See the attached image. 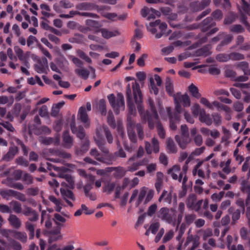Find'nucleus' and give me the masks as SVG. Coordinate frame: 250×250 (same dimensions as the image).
Segmentation results:
<instances>
[{
	"label": "nucleus",
	"mask_w": 250,
	"mask_h": 250,
	"mask_svg": "<svg viewBox=\"0 0 250 250\" xmlns=\"http://www.w3.org/2000/svg\"><path fill=\"white\" fill-rule=\"evenodd\" d=\"M10 224L13 227L18 229L21 227V223L19 218L15 215L10 214L8 219Z\"/></svg>",
	"instance_id": "25"
},
{
	"label": "nucleus",
	"mask_w": 250,
	"mask_h": 250,
	"mask_svg": "<svg viewBox=\"0 0 250 250\" xmlns=\"http://www.w3.org/2000/svg\"><path fill=\"white\" fill-rule=\"evenodd\" d=\"M203 108H201L200 105L198 104H194L191 107V110L193 115L195 117H197L200 115V111Z\"/></svg>",
	"instance_id": "46"
},
{
	"label": "nucleus",
	"mask_w": 250,
	"mask_h": 250,
	"mask_svg": "<svg viewBox=\"0 0 250 250\" xmlns=\"http://www.w3.org/2000/svg\"><path fill=\"white\" fill-rule=\"evenodd\" d=\"M134 97L136 103L139 104L142 102V95L140 89L139 84L135 82L132 85Z\"/></svg>",
	"instance_id": "17"
},
{
	"label": "nucleus",
	"mask_w": 250,
	"mask_h": 250,
	"mask_svg": "<svg viewBox=\"0 0 250 250\" xmlns=\"http://www.w3.org/2000/svg\"><path fill=\"white\" fill-rule=\"evenodd\" d=\"M0 125H2L5 129L7 130L14 132L15 130V128L10 123L7 122H2L0 123Z\"/></svg>",
	"instance_id": "54"
},
{
	"label": "nucleus",
	"mask_w": 250,
	"mask_h": 250,
	"mask_svg": "<svg viewBox=\"0 0 250 250\" xmlns=\"http://www.w3.org/2000/svg\"><path fill=\"white\" fill-rule=\"evenodd\" d=\"M147 172L150 174L153 173L156 171L157 168V165L155 163H150L146 166Z\"/></svg>",
	"instance_id": "53"
},
{
	"label": "nucleus",
	"mask_w": 250,
	"mask_h": 250,
	"mask_svg": "<svg viewBox=\"0 0 250 250\" xmlns=\"http://www.w3.org/2000/svg\"><path fill=\"white\" fill-rule=\"evenodd\" d=\"M109 103L114 109L116 114L125 109L124 96L121 93H118L116 97L114 94H110L107 97Z\"/></svg>",
	"instance_id": "5"
},
{
	"label": "nucleus",
	"mask_w": 250,
	"mask_h": 250,
	"mask_svg": "<svg viewBox=\"0 0 250 250\" xmlns=\"http://www.w3.org/2000/svg\"><path fill=\"white\" fill-rule=\"evenodd\" d=\"M148 102L151 109V114H147L146 116L145 115H143L142 112L143 107L140 104L138 105V110L141 116L143 117L144 119H147L148 126L149 128H152L154 127V125H156L158 134L161 138H163L165 137V133L163 127L159 122L158 116L157 114L156 111L154 108L153 102L152 100L150 99L148 100Z\"/></svg>",
	"instance_id": "2"
},
{
	"label": "nucleus",
	"mask_w": 250,
	"mask_h": 250,
	"mask_svg": "<svg viewBox=\"0 0 250 250\" xmlns=\"http://www.w3.org/2000/svg\"><path fill=\"white\" fill-rule=\"evenodd\" d=\"M39 114L42 117H46L48 115L47 107L46 105H43L39 110Z\"/></svg>",
	"instance_id": "60"
},
{
	"label": "nucleus",
	"mask_w": 250,
	"mask_h": 250,
	"mask_svg": "<svg viewBox=\"0 0 250 250\" xmlns=\"http://www.w3.org/2000/svg\"><path fill=\"white\" fill-rule=\"evenodd\" d=\"M44 220H45V227L47 228H50L52 225V223L51 220L49 219L48 214L45 210L42 211L41 222L42 223Z\"/></svg>",
	"instance_id": "37"
},
{
	"label": "nucleus",
	"mask_w": 250,
	"mask_h": 250,
	"mask_svg": "<svg viewBox=\"0 0 250 250\" xmlns=\"http://www.w3.org/2000/svg\"><path fill=\"white\" fill-rule=\"evenodd\" d=\"M150 13H152V16H148L147 17V19L148 20L151 19H154L156 17V16L158 15V12L156 10H154L152 8H148L147 7H144L143 8L141 11V15L143 17H146L148 15H149Z\"/></svg>",
	"instance_id": "22"
},
{
	"label": "nucleus",
	"mask_w": 250,
	"mask_h": 250,
	"mask_svg": "<svg viewBox=\"0 0 250 250\" xmlns=\"http://www.w3.org/2000/svg\"><path fill=\"white\" fill-rule=\"evenodd\" d=\"M147 57V55L146 54H143L141 57H140L137 60V64L140 66H145V60Z\"/></svg>",
	"instance_id": "61"
},
{
	"label": "nucleus",
	"mask_w": 250,
	"mask_h": 250,
	"mask_svg": "<svg viewBox=\"0 0 250 250\" xmlns=\"http://www.w3.org/2000/svg\"><path fill=\"white\" fill-rule=\"evenodd\" d=\"M146 193V189L145 188H142L139 193L137 204H139L144 199Z\"/></svg>",
	"instance_id": "56"
},
{
	"label": "nucleus",
	"mask_w": 250,
	"mask_h": 250,
	"mask_svg": "<svg viewBox=\"0 0 250 250\" xmlns=\"http://www.w3.org/2000/svg\"><path fill=\"white\" fill-rule=\"evenodd\" d=\"M70 218V215L68 212L57 213L54 215V221L55 224L59 226H61L62 224L65 223Z\"/></svg>",
	"instance_id": "11"
},
{
	"label": "nucleus",
	"mask_w": 250,
	"mask_h": 250,
	"mask_svg": "<svg viewBox=\"0 0 250 250\" xmlns=\"http://www.w3.org/2000/svg\"><path fill=\"white\" fill-rule=\"evenodd\" d=\"M13 236L22 242H25L27 240V235L25 232L14 231L13 232Z\"/></svg>",
	"instance_id": "35"
},
{
	"label": "nucleus",
	"mask_w": 250,
	"mask_h": 250,
	"mask_svg": "<svg viewBox=\"0 0 250 250\" xmlns=\"http://www.w3.org/2000/svg\"><path fill=\"white\" fill-rule=\"evenodd\" d=\"M157 217L167 223L177 224L175 210L173 208L169 209L166 207L162 208L157 212Z\"/></svg>",
	"instance_id": "4"
},
{
	"label": "nucleus",
	"mask_w": 250,
	"mask_h": 250,
	"mask_svg": "<svg viewBox=\"0 0 250 250\" xmlns=\"http://www.w3.org/2000/svg\"><path fill=\"white\" fill-rule=\"evenodd\" d=\"M237 66L243 70L245 74L250 75V69L249 68L248 62H240L237 64Z\"/></svg>",
	"instance_id": "43"
},
{
	"label": "nucleus",
	"mask_w": 250,
	"mask_h": 250,
	"mask_svg": "<svg viewBox=\"0 0 250 250\" xmlns=\"http://www.w3.org/2000/svg\"><path fill=\"white\" fill-rule=\"evenodd\" d=\"M23 214L27 216L33 215V218H32L31 217H28L29 220L31 221H35L38 218V215L36 213V212L34 210H32V209L29 208H25L23 210Z\"/></svg>",
	"instance_id": "27"
},
{
	"label": "nucleus",
	"mask_w": 250,
	"mask_h": 250,
	"mask_svg": "<svg viewBox=\"0 0 250 250\" xmlns=\"http://www.w3.org/2000/svg\"><path fill=\"white\" fill-rule=\"evenodd\" d=\"M64 104V102H61L58 104H53L51 110V115L53 116H56L58 114L60 108L62 107Z\"/></svg>",
	"instance_id": "34"
},
{
	"label": "nucleus",
	"mask_w": 250,
	"mask_h": 250,
	"mask_svg": "<svg viewBox=\"0 0 250 250\" xmlns=\"http://www.w3.org/2000/svg\"><path fill=\"white\" fill-rule=\"evenodd\" d=\"M74 241H71L62 248H58L56 244H54L51 246L47 250H73L74 249Z\"/></svg>",
	"instance_id": "24"
},
{
	"label": "nucleus",
	"mask_w": 250,
	"mask_h": 250,
	"mask_svg": "<svg viewBox=\"0 0 250 250\" xmlns=\"http://www.w3.org/2000/svg\"><path fill=\"white\" fill-rule=\"evenodd\" d=\"M199 244V237L198 236L189 235L188 237L184 244L185 247H188V250H194Z\"/></svg>",
	"instance_id": "10"
},
{
	"label": "nucleus",
	"mask_w": 250,
	"mask_h": 250,
	"mask_svg": "<svg viewBox=\"0 0 250 250\" xmlns=\"http://www.w3.org/2000/svg\"><path fill=\"white\" fill-rule=\"evenodd\" d=\"M88 180L90 182V184H87L84 187L85 194H87V193H89V191L91 189L92 185L94 181V177L93 176H92V175H89L88 176Z\"/></svg>",
	"instance_id": "49"
},
{
	"label": "nucleus",
	"mask_w": 250,
	"mask_h": 250,
	"mask_svg": "<svg viewBox=\"0 0 250 250\" xmlns=\"http://www.w3.org/2000/svg\"><path fill=\"white\" fill-rule=\"evenodd\" d=\"M35 71L38 73H46L48 70V61L46 58H42L34 65Z\"/></svg>",
	"instance_id": "9"
},
{
	"label": "nucleus",
	"mask_w": 250,
	"mask_h": 250,
	"mask_svg": "<svg viewBox=\"0 0 250 250\" xmlns=\"http://www.w3.org/2000/svg\"><path fill=\"white\" fill-rule=\"evenodd\" d=\"M0 194L4 199L9 200L11 197L16 195V192L11 189L1 190L0 191Z\"/></svg>",
	"instance_id": "31"
},
{
	"label": "nucleus",
	"mask_w": 250,
	"mask_h": 250,
	"mask_svg": "<svg viewBox=\"0 0 250 250\" xmlns=\"http://www.w3.org/2000/svg\"><path fill=\"white\" fill-rule=\"evenodd\" d=\"M103 16L109 20L112 21H116L117 20H124L127 17L126 14H123L121 15L118 16L114 13H102Z\"/></svg>",
	"instance_id": "16"
},
{
	"label": "nucleus",
	"mask_w": 250,
	"mask_h": 250,
	"mask_svg": "<svg viewBox=\"0 0 250 250\" xmlns=\"http://www.w3.org/2000/svg\"><path fill=\"white\" fill-rule=\"evenodd\" d=\"M0 212L3 213H9L11 212V209L7 205L0 204Z\"/></svg>",
	"instance_id": "58"
},
{
	"label": "nucleus",
	"mask_w": 250,
	"mask_h": 250,
	"mask_svg": "<svg viewBox=\"0 0 250 250\" xmlns=\"http://www.w3.org/2000/svg\"><path fill=\"white\" fill-rule=\"evenodd\" d=\"M224 195V192L221 191L219 193H214L212 195L211 199L214 202L220 201Z\"/></svg>",
	"instance_id": "50"
},
{
	"label": "nucleus",
	"mask_w": 250,
	"mask_h": 250,
	"mask_svg": "<svg viewBox=\"0 0 250 250\" xmlns=\"http://www.w3.org/2000/svg\"><path fill=\"white\" fill-rule=\"evenodd\" d=\"M116 186V184L114 183H108L105 185L104 191L110 193L113 191Z\"/></svg>",
	"instance_id": "47"
},
{
	"label": "nucleus",
	"mask_w": 250,
	"mask_h": 250,
	"mask_svg": "<svg viewBox=\"0 0 250 250\" xmlns=\"http://www.w3.org/2000/svg\"><path fill=\"white\" fill-rule=\"evenodd\" d=\"M243 93L245 95L244 97L243 100L246 103L250 102V87H249L247 89L244 90Z\"/></svg>",
	"instance_id": "64"
},
{
	"label": "nucleus",
	"mask_w": 250,
	"mask_h": 250,
	"mask_svg": "<svg viewBox=\"0 0 250 250\" xmlns=\"http://www.w3.org/2000/svg\"><path fill=\"white\" fill-rule=\"evenodd\" d=\"M168 173L175 180L178 179L179 182H182L183 184H185L187 181V178L186 175L183 179V174L180 172V167L177 165L174 166L171 169L168 171Z\"/></svg>",
	"instance_id": "8"
},
{
	"label": "nucleus",
	"mask_w": 250,
	"mask_h": 250,
	"mask_svg": "<svg viewBox=\"0 0 250 250\" xmlns=\"http://www.w3.org/2000/svg\"><path fill=\"white\" fill-rule=\"evenodd\" d=\"M75 72L79 76L84 79H86L89 74V71L83 68L76 69Z\"/></svg>",
	"instance_id": "36"
},
{
	"label": "nucleus",
	"mask_w": 250,
	"mask_h": 250,
	"mask_svg": "<svg viewBox=\"0 0 250 250\" xmlns=\"http://www.w3.org/2000/svg\"><path fill=\"white\" fill-rule=\"evenodd\" d=\"M175 140L179 146L182 148H185L191 141V139L190 138L189 134L181 135V137L176 135Z\"/></svg>",
	"instance_id": "15"
},
{
	"label": "nucleus",
	"mask_w": 250,
	"mask_h": 250,
	"mask_svg": "<svg viewBox=\"0 0 250 250\" xmlns=\"http://www.w3.org/2000/svg\"><path fill=\"white\" fill-rule=\"evenodd\" d=\"M126 95L127 97L128 105L130 110L133 111V104L132 103V94L130 85L128 84L126 89Z\"/></svg>",
	"instance_id": "42"
},
{
	"label": "nucleus",
	"mask_w": 250,
	"mask_h": 250,
	"mask_svg": "<svg viewBox=\"0 0 250 250\" xmlns=\"http://www.w3.org/2000/svg\"><path fill=\"white\" fill-rule=\"evenodd\" d=\"M62 238V236L61 234L60 229H57L55 230H52L50 233L49 241L53 242L61 240Z\"/></svg>",
	"instance_id": "28"
},
{
	"label": "nucleus",
	"mask_w": 250,
	"mask_h": 250,
	"mask_svg": "<svg viewBox=\"0 0 250 250\" xmlns=\"http://www.w3.org/2000/svg\"><path fill=\"white\" fill-rule=\"evenodd\" d=\"M167 149L170 153H174L176 151V146L172 140L168 139L167 141Z\"/></svg>",
	"instance_id": "41"
},
{
	"label": "nucleus",
	"mask_w": 250,
	"mask_h": 250,
	"mask_svg": "<svg viewBox=\"0 0 250 250\" xmlns=\"http://www.w3.org/2000/svg\"><path fill=\"white\" fill-rule=\"evenodd\" d=\"M104 132L106 136L107 140L109 143H112L113 141V138L111 134L108 131L107 128L103 126L98 128L96 130V135L94 137L95 141L96 144L98 146L99 148L104 153L105 157L106 156V154L108 153L107 149L103 146L104 145V140L103 139V133Z\"/></svg>",
	"instance_id": "3"
},
{
	"label": "nucleus",
	"mask_w": 250,
	"mask_h": 250,
	"mask_svg": "<svg viewBox=\"0 0 250 250\" xmlns=\"http://www.w3.org/2000/svg\"><path fill=\"white\" fill-rule=\"evenodd\" d=\"M185 209V205L183 203H180L179 204L178 206V211L179 212V214H178L177 219V226H178L181 222L183 214L184 212Z\"/></svg>",
	"instance_id": "38"
},
{
	"label": "nucleus",
	"mask_w": 250,
	"mask_h": 250,
	"mask_svg": "<svg viewBox=\"0 0 250 250\" xmlns=\"http://www.w3.org/2000/svg\"><path fill=\"white\" fill-rule=\"evenodd\" d=\"M61 193L68 205L70 207H73V205L72 201H74L75 200V198L73 192L69 190H65L64 189L61 188Z\"/></svg>",
	"instance_id": "14"
},
{
	"label": "nucleus",
	"mask_w": 250,
	"mask_h": 250,
	"mask_svg": "<svg viewBox=\"0 0 250 250\" xmlns=\"http://www.w3.org/2000/svg\"><path fill=\"white\" fill-rule=\"evenodd\" d=\"M26 229L30 231V235L31 238L34 235L35 226L34 225L29 221H27L25 224Z\"/></svg>",
	"instance_id": "48"
},
{
	"label": "nucleus",
	"mask_w": 250,
	"mask_h": 250,
	"mask_svg": "<svg viewBox=\"0 0 250 250\" xmlns=\"http://www.w3.org/2000/svg\"><path fill=\"white\" fill-rule=\"evenodd\" d=\"M63 140L65 147L69 148L72 146L73 141L68 132L65 131L63 133Z\"/></svg>",
	"instance_id": "30"
},
{
	"label": "nucleus",
	"mask_w": 250,
	"mask_h": 250,
	"mask_svg": "<svg viewBox=\"0 0 250 250\" xmlns=\"http://www.w3.org/2000/svg\"><path fill=\"white\" fill-rule=\"evenodd\" d=\"M188 91L192 96L199 98L200 97L201 95L199 92L198 89L194 84L191 83L188 87Z\"/></svg>",
	"instance_id": "33"
},
{
	"label": "nucleus",
	"mask_w": 250,
	"mask_h": 250,
	"mask_svg": "<svg viewBox=\"0 0 250 250\" xmlns=\"http://www.w3.org/2000/svg\"><path fill=\"white\" fill-rule=\"evenodd\" d=\"M193 139L195 144L198 146H201L203 143V139L202 137L200 134H197L194 137H193Z\"/></svg>",
	"instance_id": "63"
},
{
	"label": "nucleus",
	"mask_w": 250,
	"mask_h": 250,
	"mask_svg": "<svg viewBox=\"0 0 250 250\" xmlns=\"http://www.w3.org/2000/svg\"><path fill=\"white\" fill-rule=\"evenodd\" d=\"M172 195L170 193H168L166 191H163L162 195L159 199V201H164L166 203H170L171 200Z\"/></svg>",
	"instance_id": "40"
},
{
	"label": "nucleus",
	"mask_w": 250,
	"mask_h": 250,
	"mask_svg": "<svg viewBox=\"0 0 250 250\" xmlns=\"http://www.w3.org/2000/svg\"><path fill=\"white\" fill-rule=\"evenodd\" d=\"M41 8L42 9V13L43 15L48 17L49 16L50 8L46 4L41 5Z\"/></svg>",
	"instance_id": "51"
},
{
	"label": "nucleus",
	"mask_w": 250,
	"mask_h": 250,
	"mask_svg": "<svg viewBox=\"0 0 250 250\" xmlns=\"http://www.w3.org/2000/svg\"><path fill=\"white\" fill-rule=\"evenodd\" d=\"M59 176L65 179V182L62 181V185L64 187H67L70 188H73L74 187V180L73 178L68 175H63L62 174H59Z\"/></svg>",
	"instance_id": "19"
},
{
	"label": "nucleus",
	"mask_w": 250,
	"mask_h": 250,
	"mask_svg": "<svg viewBox=\"0 0 250 250\" xmlns=\"http://www.w3.org/2000/svg\"><path fill=\"white\" fill-rule=\"evenodd\" d=\"M241 8H239L240 12L244 15H250V6L244 0H241Z\"/></svg>",
	"instance_id": "39"
},
{
	"label": "nucleus",
	"mask_w": 250,
	"mask_h": 250,
	"mask_svg": "<svg viewBox=\"0 0 250 250\" xmlns=\"http://www.w3.org/2000/svg\"><path fill=\"white\" fill-rule=\"evenodd\" d=\"M90 155L91 156H94L97 160L100 162L107 163L104 158L103 157H101L100 154L98 153V151L96 149H92L91 150Z\"/></svg>",
	"instance_id": "45"
},
{
	"label": "nucleus",
	"mask_w": 250,
	"mask_h": 250,
	"mask_svg": "<svg viewBox=\"0 0 250 250\" xmlns=\"http://www.w3.org/2000/svg\"><path fill=\"white\" fill-rule=\"evenodd\" d=\"M200 102L201 104L206 106L209 109H212V104H211L206 98L204 97L201 98Z\"/></svg>",
	"instance_id": "62"
},
{
	"label": "nucleus",
	"mask_w": 250,
	"mask_h": 250,
	"mask_svg": "<svg viewBox=\"0 0 250 250\" xmlns=\"http://www.w3.org/2000/svg\"><path fill=\"white\" fill-rule=\"evenodd\" d=\"M78 116L82 122L85 124L86 127H88L89 125V122L85 107L82 106L79 108Z\"/></svg>",
	"instance_id": "18"
},
{
	"label": "nucleus",
	"mask_w": 250,
	"mask_h": 250,
	"mask_svg": "<svg viewBox=\"0 0 250 250\" xmlns=\"http://www.w3.org/2000/svg\"><path fill=\"white\" fill-rule=\"evenodd\" d=\"M174 100L176 113L172 115L171 113L170 108H167L169 118L170 127L172 130L176 129V123L178 121L179 118L178 114H180L183 111L180 103H182L185 107H188L190 104V98L187 94L182 95L180 93H177L175 96H174Z\"/></svg>",
	"instance_id": "1"
},
{
	"label": "nucleus",
	"mask_w": 250,
	"mask_h": 250,
	"mask_svg": "<svg viewBox=\"0 0 250 250\" xmlns=\"http://www.w3.org/2000/svg\"><path fill=\"white\" fill-rule=\"evenodd\" d=\"M90 25L95 28L94 29L96 32L100 31L102 33V36L105 39H109L113 37L118 36L120 34V32L118 30H109L107 29L103 28L100 30L98 29L99 27V24L98 23L91 21Z\"/></svg>",
	"instance_id": "7"
},
{
	"label": "nucleus",
	"mask_w": 250,
	"mask_h": 250,
	"mask_svg": "<svg viewBox=\"0 0 250 250\" xmlns=\"http://www.w3.org/2000/svg\"><path fill=\"white\" fill-rule=\"evenodd\" d=\"M165 88L167 94L174 98V96L176 94H174V85L173 81L169 77L166 79L165 83Z\"/></svg>",
	"instance_id": "20"
},
{
	"label": "nucleus",
	"mask_w": 250,
	"mask_h": 250,
	"mask_svg": "<svg viewBox=\"0 0 250 250\" xmlns=\"http://www.w3.org/2000/svg\"><path fill=\"white\" fill-rule=\"evenodd\" d=\"M148 162L149 160L147 158H145L140 162L133 163L131 166H129L128 167V170L131 171H135L139 168V166L146 165Z\"/></svg>",
	"instance_id": "26"
},
{
	"label": "nucleus",
	"mask_w": 250,
	"mask_h": 250,
	"mask_svg": "<svg viewBox=\"0 0 250 250\" xmlns=\"http://www.w3.org/2000/svg\"><path fill=\"white\" fill-rule=\"evenodd\" d=\"M234 109L237 111L240 112L243 110L244 108V105L242 103L240 102H236L233 104Z\"/></svg>",
	"instance_id": "59"
},
{
	"label": "nucleus",
	"mask_w": 250,
	"mask_h": 250,
	"mask_svg": "<svg viewBox=\"0 0 250 250\" xmlns=\"http://www.w3.org/2000/svg\"><path fill=\"white\" fill-rule=\"evenodd\" d=\"M130 181L127 178H125L123 182V184L122 187H117L116 188V198H119L120 192L121 190H123L125 187L129 186L130 187Z\"/></svg>",
	"instance_id": "32"
},
{
	"label": "nucleus",
	"mask_w": 250,
	"mask_h": 250,
	"mask_svg": "<svg viewBox=\"0 0 250 250\" xmlns=\"http://www.w3.org/2000/svg\"><path fill=\"white\" fill-rule=\"evenodd\" d=\"M135 125L133 121L130 120L129 118L127 120V131L129 139L132 142H135L136 136L134 131L133 130Z\"/></svg>",
	"instance_id": "21"
},
{
	"label": "nucleus",
	"mask_w": 250,
	"mask_h": 250,
	"mask_svg": "<svg viewBox=\"0 0 250 250\" xmlns=\"http://www.w3.org/2000/svg\"><path fill=\"white\" fill-rule=\"evenodd\" d=\"M148 31L155 34L156 38H160L164 34L167 27V25L164 22H161L160 20H156L155 22H150L146 26Z\"/></svg>",
	"instance_id": "6"
},
{
	"label": "nucleus",
	"mask_w": 250,
	"mask_h": 250,
	"mask_svg": "<svg viewBox=\"0 0 250 250\" xmlns=\"http://www.w3.org/2000/svg\"><path fill=\"white\" fill-rule=\"evenodd\" d=\"M202 202V200L196 201L195 196L191 195L188 199L187 205L188 208L197 211L200 209Z\"/></svg>",
	"instance_id": "12"
},
{
	"label": "nucleus",
	"mask_w": 250,
	"mask_h": 250,
	"mask_svg": "<svg viewBox=\"0 0 250 250\" xmlns=\"http://www.w3.org/2000/svg\"><path fill=\"white\" fill-rule=\"evenodd\" d=\"M71 128L72 132L74 133H77V135L79 138L82 139L84 138L85 134L83 128H79V131L77 132V129L75 127L74 117H73V121L71 124Z\"/></svg>",
	"instance_id": "29"
},
{
	"label": "nucleus",
	"mask_w": 250,
	"mask_h": 250,
	"mask_svg": "<svg viewBox=\"0 0 250 250\" xmlns=\"http://www.w3.org/2000/svg\"><path fill=\"white\" fill-rule=\"evenodd\" d=\"M174 236V232L173 230H169L166 233L163 239V243H166L169 241Z\"/></svg>",
	"instance_id": "55"
},
{
	"label": "nucleus",
	"mask_w": 250,
	"mask_h": 250,
	"mask_svg": "<svg viewBox=\"0 0 250 250\" xmlns=\"http://www.w3.org/2000/svg\"><path fill=\"white\" fill-rule=\"evenodd\" d=\"M199 120L208 125H210L212 124V119L209 115L206 114L204 109L201 110Z\"/></svg>",
	"instance_id": "23"
},
{
	"label": "nucleus",
	"mask_w": 250,
	"mask_h": 250,
	"mask_svg": "<svg viewBox=\"0 0 250 250\" xmlns=\"http://www.w3.org/2000/svg\"><path fill=\"white\" fill-rule=\"evenodd\" d=\"M14 49L15 54L18 56L19 59L21 61L26 62V65L27 66V62H26L28 58H29L31 52L27 51L24 53L19 46H15Z\"/></svg>",
	"instance_id": "13"
},
{
	"label": "nucleus",
	"mask_w": 250,
	"mask_h": 250,
	"mask_svg": "<svg viewBox=\"0 0 250 250\" xmlns=\"http://www.w3.org/2000/svg\"><path fill=\"white\" fill-rule=\"evenodd\" d=\"M143 154H144V149L142 147H141L139 149V150L138 151L137 156L132 157V158H131L129 159L128 162V165H131V163L133 161L135 160V159H136V157L140 158V157H142L143 156Z\"/></svg>",
	"instance_id": "57"
},
{
	"label": "nucleus",
	"mask_w": 250,
	"mask_h": 250,
	"mask_svg": "<svg viewBox=\"0 0 250 250\" xmlns=\"http://www.w3.org/2000/svg\"><path fill=\"white\" fill-rule=\"evenodd\" d=\"M77 54L82 59L85 60L86 62H91V60L83 51L79 50L77 51Z\"/></svg>",
	"instance_id": "52"
},
{
	"label": "nucleus",
	"mask_w": 250,
	"mask_h": 250,
	"mask_svg": "<svg viewBox=\"0 0 250 250\" xmlns=\"http://www.w3.org/2000/svg\"><path fill=\"white\" fill-rule=\"evenodd\" d=\"M49 199L55 205V209L56 211L60 212L62 209V204L60 201L53 196H50Z\"/></svg>",
	"instance_id": "44"
}]
</instances>
